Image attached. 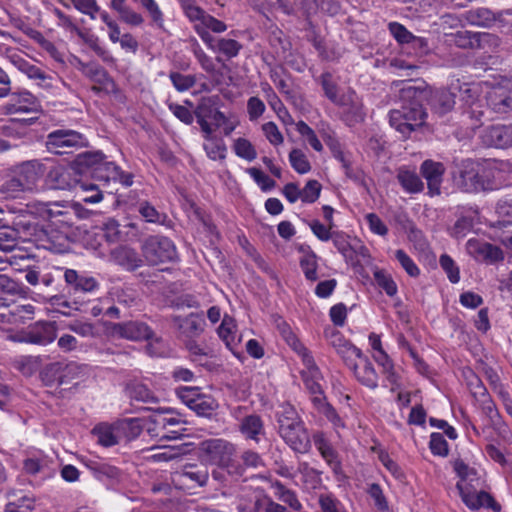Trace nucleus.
<instances>
[{
  "mask_svg": "<svg viewBox=\"0 0 512 512\" xmlns=\"http://www.w3.org/2000/svg\"><path fill=\"white\" fill-rule=\"evenodd\" d=\"M450 89L456 98L465 105L473 104L478 98V86L471 83L461 82L459 79L451 82Z\"/></svg>",
  "mask_w": 512,
  "mask_h": 512,
  "instance_id": "39",
  "label": "nucleus"
},
{
  "mask_svg": "<svg viewBox=\"0 0 512 512\" xmlns=\"http://www.w3.org/2000/svg\"><path fill=\"white\" fill-rule=\"evenodd\" d=\"M296 131L309 143V145L317 152L323 150V145L318 139L314 130L304 121L300 120L296 123Z\"/></svg>",
  "mask_w": 512,
  "mask_h": 512,
  "instance_id": "54",
  "label": "nucleus"
},
{
  "mask_svg": "<svg viewBox=\"0 0 512 512\" xmlns=\"http://www.w3.org/2000/svg\"><path fill=\"white\" fill-rule=\"evenodd\" d=\"M242 49V45L230 38H218L217 39V49L216 53L223 54L228 59L236 57L240 50Z\"/></svg>",
  "mask_w": 512,
  "mask_h": 512,
  "instance_id": "55",
  "label": "nucleus"
},
{
  "mask_svg": "<svg viewBox=\"0 0 512 512\" xmlns=\"http://www.w3.org/2000/svg\"><path fill=\"white\" fill-rule=\"evenodd\" d=\"M61 373L62 362H53L43 368L41 377L46 385H61Z\"/></svg>",
  "mask_w": 512,
  "mask_h": 512,
  "instance_id": "56",
  "label": "nucleus"
},
{
  "mask_svg": "<svg viewBox=\"0 0 512 512\" xmlns=\"http://www.w3.org/2000/svg\"><path fill=\"white\" fill-rule=\"evenodd\" d=\"M455 101L456 99L452 93V90L449 89L436 91L432 95L430 103L432 109L436 113L443 115L452 110L455 105Z\"/></svg>",
  "mask_w": 512,
  "mask_h": 512,
  "instance_id": "42",
  "label": "nucleus"
},
{
  "mask_svg": "<svg viewBox=\"0 0 512 512\" xmlns=\"http://www.w3.org/2000/svg\"><path fill=\"white\" fill-rule=\"evenodd\" d=\"M105 161V155L101 151H87L76 157V163L80 166L91 167L93 170Z\"/></svg>",
  "mask_w": 512,
  "mask_h": 512,
  "instance_id": "57",
  "label": "nucleus"
},
{
  "mask_svg": "<svg viewBox=\"0 0 512 512\" xmlns=\"http://www.w3.org/2000/svg\"><path fill=\"white\" fill-rule=\"evenodd\" d=\"M209 478L206 466L187 464L173 474V482L181 489H190L204 486Z\"/></svg>",
  "mask_w": 512,
  "mask_h": 512,
  "instance_id": "9",
  "label": "nucleus"
},
{
  "mask_svg": "<svg viewBox=\"0 0 512 512\" xmlns=\"http://www.w3.org/2000/svg\"><path fill=\"white\" fill-rule=\"evenodd\" d=\"M467 252L476 260L494 264L504 260V252L498 246L478 239H469L466 243Z\"/></svg>",
  "mask_w": 512,
  "mask_h": 512,
  "instance_id": "11",
  "label": "nucleus"
},
{
  "mask_svg": "<svg viewBox=\"0 0 512 512\" xmlns=\"http://www.w3.org/2000/svg\"><path fill=\"white\" fill-rule=\"evenodd\" d=\"M397 179L407 193H419L423 190V182L414 171L400 168Z\"/></svg>",
  "mask_w": 512,
  "mask_h": 512,
  "instance_id": "45",
  "label": "nucleus"
},
{
  "mask_svg": "<svg viewBox=\"0 0 512 512\" xmlns=\"http://www.w3.org/2000/svg\"><path fill=\"white\" fill-rule=\"evenodd\" d=\"M218 406V402L212 396L201 394L190 409L199 416L210 417Z\"/></svg>",
  "mask_w": 512,
  "mask_h": 512,
  "instance_id": "47",
  "label": "nucleus"
},
{
  "mask_svg": "<svg viewBox=\"0 0 512 512\" xmlns=\"http://www.w3.org/2000/svg\"><path fill=\"white\" fill-rule=\"evenodd\" d=\"M71 3L78 12L89 16L91 20H95L100 12V6L96 0H71Z\"/></svg>",
  "mask_w": 512,
  "mask_h": 512,
  "instance_id": "63",
  "label": "nucleus"
},
{
  "mask_svg": "<svg viewBox=\"0 0 512 512\" xmlns=\"http://www.w3.org/2000/svg\"><path fill=\"white\" fill-rule=\"evenodd\" d=\"M318 82L321 84L325 96L332 102L338 96L339 87L333 80V75L330 72H324L318 78Z\"/></svg>",
  "mask_w": 512,
  "mask_h": 512,
  "instance_id": "62",
  "label": "nucleus"
},
{
  "mask_svg": "<svg viewBox=\"0 0 512 512\" xmlns=\"http://www.w3.org/2000/svg\"><path fill=\"white\" fill-rule=\"evenodd\" d=\"M64 280L73 293H89L99 289V282L92 276L80 274L74 269H64Z\"/></svg>",
  "mask_w": 512,
  "mask_h": 512,
  "instance_id": "24",
  "label": "nucleus"
},
{
  "mask_svg": "<svg viewBox=\"0 0 512 512\" xmlns=\"http://www.w3.org/2000/svg\"><path fill=\"white\" fill-rule=\"evenodd\" d=\"M269 495L262 488H254L241 495L237 502L238 512H264Z\"/></svg>",
  "mask_w": 512,
  "mask_h": 512,
  "instance_id": "25",
  "label": "nucleus"
},
{
  "mask_svg": "<svg viewBox=\"0 0 512 512\" xmlns=\"http://www.w3.org/2000/svg\"><path fill=\"white\" fill-rule=\"evenodd\" d=\"M289 161L292 168L300 174H306L311 170V165L306 155L299 149H293L290 152Z\"/></svg>",
  "mask_w": 512,
  "mask_h": 512,
  "instance_id": "59",
  "label": "nucleus"
},
{
  "mask_svg": "<svg viewBox=\"0 0 512 512\" xmlns=\"http://www.w3.org/2000/svg\"><path fill=\"white\" fill-rule=\"evenodd\" d=\"M464 18L469 24L479 27H491L498 19L493 11L485 7L465 11Z\"/></svg>",
  "mask_w": 512,
  "mask_h": 512,
  "instance_id": "37",
  "label": "nucleus"
},
{
  "mask_svg": "<svg viewBox=\"0 0 512 512\" xmlns=\"http://www.w3.org/2000/svg\"><path fill=\"white\" fill-rule=\"evenodd\" d=\"M472 428L477 435H483L484 438L490 442H506L511 438V431L506 422L502 419L501 415L496 418L486 420L481 430L475 426Z\"/></svg>",
  "mask_w": 512,
  "mask_h": 512,
  "instance_id": "17",
  "label": "nucleus"
},
{
  "mask_svg": "<svg viewBox=\"0 0 512 512\" xmlns=\"http://www.w3.org/2000/svg\"><path fill=\"white\" fill-rule=\"evenodd\" d=\"M315 408L319 413L323 414L336 428L344 427V422L338 415L336 410L325 400L321 402V399L316 398Z\"/></svg>",
  "mask_w": 512,
  "mask_h": 512,
  "instance_id": "61",
  "label": "nucleus"
},
{
  "mask_svg": "<svg viewBox=\"0 0 512 512\" xmlns=\"http://www.w3.org/2000/svg\"><path fill=\"white\" fill-rule=\"evenodd\" d=\"M47 183L50 188L58 190H68L74 185L71 180L70 172L63 167H54L47 174Z\"/></svg>",
  "mask_w": 512,
  "mask_h": 512,
  "instance_id": "41",
  "label": "nucleus"
},
{
  "mask_svg": "<svg viewBox=\"0 0 512 512\" xmlns=\"http://www.w3.org/2000/svg\"><path fill=\"white\" fill-rule=\"evenodd\" d=\"M353 370L354 376L362 385L375 389L378 386V375L371 362L363 355L357 360H352L350 364H346Z\"/></svg>",
  "mask_w": 512,
  "mask_h": 512,
  "instance_id": "22",
  "label": "nucleus"
},
{
  "mask_svg": "<svg viewBox=\"0 0 512 512\" xmlns=\"http://www.w3.org/2000/svg\"><path fill=\"white\" fill-rule=\"evenodd\" d=\"M127 427L128 424L125 422L114 424L100 423L92 429V434L100 445L111 447L120 443Z\"/></svg>",
  "mask_w": 512,
  "mask_h": 512,
  "instance_id": "15",
  "label": "nucleus"
},
{
  "mask_svg": "<svg viewBox=\"0 0 512 512\" xmlns=\"http://www.w3.org/2000/svg\"><path fill=\"white\" fill-rule=\"evenodd\" d=\"M169 78L178 92L188 91L196 84V77L190 74L185 75L179 72H171Z\"/></svg>",
  "mask_w": 512,
  "mask_h": 512,
  "instance_id": "58",
  "label": "nucleus"
},
{
  "mask_svg": "<svg viewBox=\"0 0 512 512\" xmlns=\"http://www.w3.org/2000/svg\"><path fill=\"white\" fill-rule=\"evenodd\" d=\"M442 163L426 160L421 165V173L427 181L430 195L440 194V187L444 174Z\"/></svg>",
  "mask_w": 512,
  "mask_h": 512,
  "instance_id": "27",
  "label": "nucleus"
},
{
  "mask_svg": "<svg viewBox=\"0 0 512 512\" xmlns=\"http://www.w3.org/2000/svg\"><path fill=\"white\" fill-rule=\"evenodd\" d=\"M33 509V500L25 495L17 497L15 494L9 496L6 504V512H31Z\"/></svg>",
  "mask_w": 512,
  "mask_h": 512,
  "instance_id": "53",
  "label": "nucleus"
},
{
  "mask_svg": "<svg viewBox=\"0 0 512 512\" xmlns=\"http://www.w3.org/2000/svg\"><path fill=\"white\" fill-rule=\"evenodd\" d=\"M8 95H10L9 100L2 107L6 114L36 112L40 108L38 99L27 90L9 92Z\"/></svg>",
  "mask_w": 512,
  "mask_h": 512,
  "instance_id": "12",
  "label": "nucleus"
},
{
  "mask_svg": "<svg viewBox=\"0 0 512 512\" xmlns=\"http://www.w3.org/2000/svg\"><path fill=\"white\" fill-rule=\"evenodd\" d=\"M484 145L495 148L512 147V125H494L483 130Z\"/></svg>",
  "mask_w": 512,
  "mask_h": 512,
  "instance_id": "20",
  "label": "nucleus"
},
{
  "mask_svg": "<svg viewBox=\"0 0 512 512\" xmlns=\"http://www.w3.org/2000/svg\"><path fill=\"white\" fill-rule=\"evenodd\" d=\"M376 284L385 291L388 296L396 295L398 289L392 276L382 269H375L373 272Z\"/></svg>",
  "mask_w": 512,
  "mask_h": 512,
  "instance_id": "51",
  "label": "nucleus"
},
{
  "mask_svg": "<svg viewBox=\"0 0 512 512\" xmlns=\"http://www.w3.org/2000/svg\"><path fill=\"white\" fill-rule=\"evenodd\" d=\"M305 369L302 371V378L304 385L308 392L311 395V401L316 406V398L321 399V402L326 400L324 395V391L320 384V380L322 379L321 372L316 365L313 356L311 357V365L303 364Z\"/></svg>",
  "mask_w": 512,
  "mask_h": 512,
  "instance_id": "19",
  "label": "nucleus"
},
{
  "mask_svg": "<svg viewBox=\"0 0 512 512\" xmlns=\"http://www.w3.org/2000/svg\"><path fill=\"white\" fill-rule=\"evenodd\" d=\"M83 75L95 83L92 90L96 93H112L116 91L114 80L102 66L95 62H90V66H84Z\"/></svg>",
  "mask_w": 512,
  "mask_h": 512,
  "instance_id": "18",
  "label": "nucleus"
},
{
  "mask_svg": "<svg viewBox=\"0 0 512 512\" xmlns=\"http://www.w3.org/2000/svg\"><path fill=\"white\" fill-rule=\"evenodd\" d=\"M332 103L343 109L347 120L354 122L363 120L364 112L362 102L352 89H347L339 93Z\"/></svg>",
  "mask_w": 512,
  "mask_h": 512,
  "instance_id": "16",
  "label": "nucleus"
},
{
  "mask_svg": "<svg viewBox=\"0 0 512 512\" xmlns=\"http://www.w3.org/2000/svg\"><path fill=\"white\" fill-rule=\"evenodd\" d=\"M9 58L13 65L17 67L22 73L27 75L28 78L38 80V84L40 86H50V83L48 82V80H50V77L47 74H45V72L42 71L39 67L31 64L18 54H13L9 56Z\"/></svg>",
  "mask_w": 512,
  "mask_h": 512,
  "instance_id": "33",
  "label": "nucleus"
},
{
  "mask_svg": "<svg viewBox=\"0 0 512 512\" xmlns=\"http://www.w3.org/2000/svg\"><path fill=\"white\" fill-rule=\"evenodd\" d=\"M35 307L32 304H16L0 313L2 321L21 323L33 318Z\"/></svg>",
  "mask_w": 512,
  "mask_h": 512,
  "instance_id": "38",
  "label": "nucleus"
},
{
  "mask_svg": "<svg viewBox=\"0 0 512 512\" xmlns=\"http://www.w3.org/2000/svg\"><path fill=\"white\" fill-rule=\"evenodd\" d=\"M113 332L122 338L138 341V340H150L153 337V332L150 327L138 321H130L126 323L116 324L113 328Z\"/></svg>",
  "mask_w": 512,
  "mask_h": 512,
  "instance_id": "26",
  "label": "nucleus"
},
{
  "mask_svg": "<svg viewBox=\"0 0 512 512\" xmlns=\"http://www.w3.org/2000/svg\"><path fill=\"white\" fill-rule=\"evenodd\" d=\"M456 487L460 492L462 501L468 508L477 510L481 507H487L496 511L499 510V506L495 504L494 499L487 492L470 491L465 487L463 482H458Z\"/></svg>",
  "mask_w": 512,
  "mask_h": 512,
  "instance_id": "23",
  "label": "nucleus"
},
{
  "mask_svg": "<svg viewBox=\"0 0 512 512\" xmlns=\"http://www.w3.org/2000/svg\"><path fill=\"white\" fill-rule=\"evenodd\" d=\"M487 102L498 113L512 110V83L499 84L487 93Z\"/></svg>",
  "mask_w": 512,
  "mask_h": 512,
  "instance_id": "21",
  "label": "nucleus"
},
{
  "mask_svg": "<svg viewBox=\"0 0 512 512\" xmlns=\"http://www.w3.org/2000/svg\"><path fill=\"white\" fill-rule=\"evenodd\" d=\"M301 254L299 258L300 268L306 278V280L314 282L318 279V260L319 257L307 244H301L297 248Z\"/></svg>",
  "mask_w": 512,
  "mask_h": 512,
  "instance_id": "29",
  "label": "nucleus"
},
{
  "mask_svg": "<svg viewBox=\"0 0 512 512\" xmlns=\"http://www.w3.org/2000/svg\"><path fill=\"white\" fill-rule=\"evenodd\" d=\"M75 186L78 189L77 194L84 203L96 204L102 201L103 193L97 185L78 182Z\"/></svg>",
  "mask_w": 512,
  "mask_h": 512,
  "instance_id": "46",
  "label": "nucleus"
},
{
  "mask_svg": "<svg viewBox=\"0 0 512 512\" xmlns=\"http://www.w3.org/2000/svg\"><path fill=\"white\" fill-rule=\"evenodd\" d=\"M82 462L99 480L116 478L119 474V470L116 467L100 460L83 459Z\"/></svg>",
  "mask_w": 512,
  "mask_h": 512,
  "instance_id": "44",
  "label": "nucleus"
},
{
  "mask_svg": "<svg viewBox=\"0 0 512 512\" xmlns=\"http://www.w3.org/2000/svg\"><path fill=\"white\" fill-rule=\"evenodd\" d=\"M234 153L246 161H253L257 157V151L253 144L246 138H237L232 145Z\"/></svg>",
  "mask_w": 512,
  "mask_h": 512,
  "instance_id": "50",
  "label": "nucleus"
},
{
  "mask_svg": "<svg viewBox=\"0 0 512 512\" xmlns=\"http://www.w3.org/2000/svg\"><path fill=\"white\" fill-rule=\"evenodd\" d=\"M142 253L150 265H158L173 261L177 257V250L168 237L152 235L142 243Z\"/></svg>",
  "mask_w": 512,
  "mask_h": 512,
  "instance_id": "5",
  "label": "nucleus"
},
{
  "mask_svg": "<svg viewBox=\"0 0 512 512\" xmlns=\"http://www.w3.org/2000/svg\"><path fill=\"white\" fill-rule=\"evenodd\" d=\"M313 442L322 458L326 461L334 473H339L341 470V462L337 452L332 447L325 435L322 432L315 433L313 435Z\"/></svg>",
  "mask_w": 512,
  "mask_h": 512,
  "instance_id": "31",
  "label": "nucleus"
},
{
  "mask_svg": "<svg viewBox=\"0 0 512 512\" xmlns=\"http://www.w3.org/2000/svg\"><path fill=\"white\" fill-rule=\"evenodd\" d=\"M494 171L471 159L454 165L452 180L455 187L466 193H479L495 189Z\"/></svg>",
  "mask_w": 512,
  "mask_h": 512,
  "instance_id": "3",
  "label": "nucleus"
},
{
  "mask_svg": "<svg viewBox=\"0 0 512 512\" xmlns=\"http://www.w3.org/2000/svg\"><path fill=\"white\" fill-rule=\"evenodd\" d=\"M114 261L126 270H134L141 265L142 260L137 252L127 246L118 247L113 251Z\"/></svg>",
  "mask_w": 512,
  "mask_h": 512,
  "instance_id": "40",
  "label": "nucleus"
},
{
  "mask_svg": "<svg viewBox=\"0 0 512 512\" xmlns=\"http://www.w3.org/2000/svg\"><path fill=\"white\" fill-rule=\"evenodd\" d=\"M45 173V166L39 160H27L12 166L0 185V193L16 198L21 193L32 192Z\"/></svg>",
  "mask_w": 512,
  "mask_h": 512,
  "instance_id": "2",
  "label": "nucleus"
},
{
  "mask_svg": "<svg viewBox=\"0 0 512 512\" xmlns=\"http://www.w3.org/2000/svg\"><path fill=\"white\" fill-rule=\"evenodd\" d=\"M260 87L269 106L277 114L279 119H281L285 124H292L293 119L291 115L270 84L267 82H261Z\"/></svg>",
  "mask_w": 512,
  "mask_h": 512,
  "instance_id": "34",
  "label": "nucleus"
},
{
  "mask_svg": "<svg viewBox=\"0 0 512 512\" xmlns=\"http://www.w3.org/2000/svg\"><path fill=\"white\" fill-rule=\"evenodd\" d=\"M278 432L285 443L295 452L307 453L311 441L297 411L285 405L277 415Z\"/></svg>",
  "mask_w": 512,
  "mask_h": 512,
  "instance_id": "4",
  "label": "nucleus"
},
{
  "mask_svg": "<svg viewBox=\"0 0 512 512\" xmlns=\"http://www.w3.org/2000/svg\"><path fill=\"white\" fill-rule=\"evenodd\" d=\"M389 31L393 37L401 44L412 43L415 47L427 46V42L424 38L414 36L400 23L391 22L389 24Z\"/></svg>",
  "mask_w": 512,
  "mask_h": 512,
  "instance_id": "43",
  "label": "nucleus"
},
{
  "mask_svg": "<svg viewBox=\"0 0 512 512\" xmlns=\"http://www.w3.org/2000/svg\"><path fill=\"white\" fill-rule=\"evenodd\" d=\"M239 430L246 439L253 440L256 443L265 434L264 423L261 417L256 414L245 416L239 425Z\"/></svg>",
  "mask_w": 512,
  "mask_h": 512,
  "instance_id": "35",
  "label": "nucleus"
},
{
  "mask_svg": "<svg viewBox=\"0 0 512 512\" xmlns=\"http://www.w3.org/2000/svg\"><path fill=\"white\" fill-rule=\"evenodd\" d=\"M325 338L337 354L343 359L345 364H350L352 360L361 358L362 352L354 346L349 340L345 339L341 332L334 328L325 330Z\"/></svg>",
  "mask_w": 512,
  "mask_h": 512,
  "instance_id": "10",
  "label": "nucleus"
},
{
  "mask_svg": "<svg viewBox=\"0 0 512 512\" xmlns=\"http://www.w3.org/2000/svg\"><path fill=\"white\" fill-rule=\"evenodd\" d=\"M85 372V366L76 362H62L61 385L79 379Z\"/></svg>",
  "mask_w": 512,
  "mask_h": 512,
  "instance_id": "52",
  "label": "nucleus"
},
{
  "mask_svg": "<svg viewBox=\"0 0 512 512\" xmlns=\"http://www.w3.org/2000/svg\"><path fill=\"white\" fill-rule=\"evenodd\" d=\"M191 22L194 24V29H203L213 33H223L227 30V25L223 21L208 14L204 9H201Z\"/></svg>",
  "mask_w": 512,
  "mask_h": 512,
  "instance_id": "36",
  "label": "nucleus"
},
{
  "mask_svg": "<svg viewBox=\"0 0 512 512\" xmlns=\"http://www.w3.org/2000/svg\"><path fill=\"white\" fill-rule=\"evenodd\" d=\"M94 177L103 183V186L112 182H119L128 187L133 184V176L130 173L123 172L119 166L112 161H104L100 166L94 169Z\"/></svg>",
  "mask_w": 512,
  "mask_h": 512,
  "instance_id": "13",
  "label": "nucleus"
},
{
  "mask_svg": "<svg viewBox=\"0 0 512 512\" xmlns=\"http://www.w3.org/2000/svg\"><path fill=\"white\" fill-rule=\"evenodd\" d=\"M219 338L224 342L226 347L234 354L240 342V336L237 333V325L234 318L224 315L221 324L217 329Z\"/></svg>",
  "mask_w": 512,
  "mask_h": 512,
  "instance_id": "32",
  "label": "nucleus"
},
{
  "mask_svg": "<svg viewBox=\"0 0 512 512\" xmlns=\"http://www.w3.org/2000/svg\"><path fill=\"white\" fill-rule=\"evenodd\" d=\"M198 124L206 141L203 147L207 156L212 160L224 159L226 157V146L221 139L213 137L214 128L205 120L202 114L198 115Z\"/></svg>",
  "mask_w": 512,
  "mask_h": 512,
  "instance_id": "14",
  "label": "nucleus"
},
{
  "mask_svg": "<svg viewBox=\"0 0 512 512\" xmlns=\"http://www.w3.org/2000/svg\"><path fill=\"white\" fill-rule=\"evenodd\" d=\"M401 84L402 87L399 89L401 107L389 113V123L404 137H408L425 122L427 114L422 107V101L426 97V91L415 86L412 81Z\"/></svg>",
  "mask_w": 512,
  "mask_h": 512,
  "instance_id": "1",
  "label": "nucleus"
},
{
  "mask_svg": "<svg viewBox=\"0 0 512 512\" xmlns=\"http://www.w3.org/2000/svg\"><path fill=\"white\" fill-rule=\"evenodd\" d=\"M57 336L56 326L53 322L40 321L29 327L11 339L16 342H24L35 345H47L52 343Z\"/></svg>",
  "mask_w": 512,
  "mask_h": 512,
  "instance_id": "8",
  "label": "nucleus"
},
{
  "mask_svg": "<svg viewBox=\"0 0 512 512\" xmlns=\"http://www.w3.org/2000/svg\"><path fill=\"white\" fill-rule=\"evenodd\" d=\"M294 478H298L296 483L306 491L316 490L322 485L321 472L307 462L298 463Z\"/></svg>",
  "mask_w": 512,
  "mask_h": 512,
  "instance_id": "28",
  "label": "nucleus"
},
{
  "mask_svg": "<svg viewBox=\"0 0 512 512\" xmlns=\"http://www.w3.org/2000/svg\"><path fill=\"white\" fill-rule=\"evenodd\" d=\"M440 266L447 274L449 281L456 284L460 281V270L455 261L447 254L440 256Z\"/></svg>",
  "mask_w": 512,
  "mask_h": 512,
  "instance_id": "64",
  "label": "nucleus"
},
{
  "mask_svg": "<svg viewBox=\"0 0 512 512\" xmlns=\"http://www.w3.org/2000/svg\"><path fill=\"white\" fill-rule=\"evenodd\" d=\"M330 240H332L335 248L345 259H352L354 257L355 249L350 241V237L346 233L334 231Z\"/></svg>",
  "mask_w": 512,
  "mask_h": 512,
  "instance_id": "48",
  "label": "nucleus"
},
{
  "mask_svg": "<svg viewBox=\"0 0 512 512\" xmlns=\"http://www.w3.org/2000/svg\"><path fill=\"white\" fill-rule=\"evenodd\" d=\"M18 245V232L8 224L0 226V250L10 252Z\"/></svg>",
  "mask_w": 512,
  "mask_h": 512,
  "instance_id": "49",
  "label": "nucleus"
},
{
  "mask_svg": "<svg viewBox=\"0 0 512 512\" xmlns=\"http://www.w3.org/2000/svg\"><path fill=\"white\" fill-rule=\"evenodd\" d=\"M87 143V139L78 131L56 129L47 135L45 146L49 152L63 155L71 153L74 149L85 147Z\"/></svg>",
  "mask_w": 512,
  "mask_h": 512,
  "instance_id": "6",
  "label": "nucleus"
},
{
  "mask_svg": "<svg viewBox=\"0 0 512 512\" xmlns=\"http://www.w3.org/2000/svg\"><path fill=\"white\" fill-rule=\"evenodd\" d=\"M174 325L179 332L189 338L200 335L205 326V320L198 314L191 313L186 317L176 316L173 318Z\"/></svg>",
  "mask_w": 512,
  "mask_h": 512,
  "instance_id": "30",
  "label": "nucleus"
},
{
  "mask_svg": "<svg viewBox=\"0 0 512 512\" xmlns=\"http://www.w3.org/2000/svg\"><path fill=\"white\" fill-rule=\"evenodd\" d=\"M467 385L476 401L489 395L481 379L471 370L466 375Z\"/></svg>",
  "mask_w": 512,
  "mask_h": 512,
  "instance_id": "60",
  "label": "nucleus"
},
{
  "mask_svg": "<svg viewBox=\"0 0 512 512\" xmlns=\"http://www.w3.org/2000/svg\"><path fill=\"white\" fill-rule=\"evenodd\" d=\"M199 449L207 462L220 467H229L236 452L232 443L221 438L205 440L200 443Z\"/></svg>",
  "mask_w": 512,
  "mask_h": 512,
  "instance_id": "7",
  "label": "nucleus"
}]
</instances>
